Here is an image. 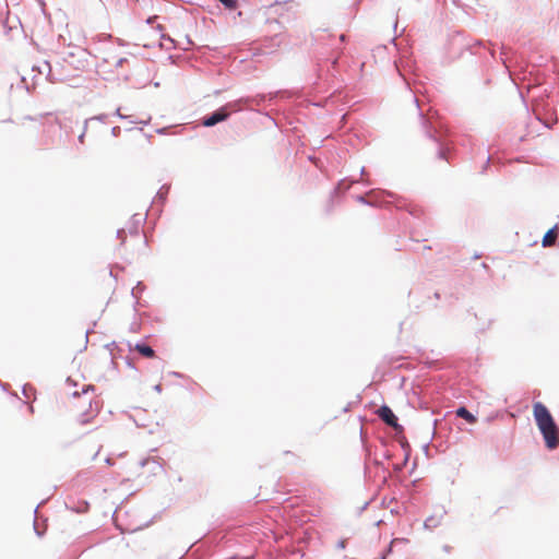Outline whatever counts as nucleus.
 <instances>
[{"instance_id": "obj_1", "label": "nucleus", "mask_w": 559, "mask_h": 559, "mask_svg": "<svg viewBox=\"0 0 559 559\" xmlns=\"http://www.w3.org/2000/svg\"><path fill=\"white\" fill-rule=\"evenodd\" d=\"M533 415L538 429L545 440L546 447L554 450L559 447V428L547 407L540 402L533 406Z\"/></svg>"}, {"instance_id": "obj_2", "label": "nucleus", "mask_w": 559, "mask_h": 559, "mask_svg": "<svg viewBox=\"0 0 559 559\" xmlns=\"http://www.w3.org/2000/svg\"><path fill=\"white\" fill-rule=\"evenodd\" d=\"M71 406L75 420L81 425H86L98 415L103 407V402L97 397L92 399L88 396L86 390L83 395H74Z\"/></svg>"}, {"instance_id": "obj_3", "label": "nucleus", "mask_w": 559, "mask_h": 559, "mask_svg": "<svg viewBox=\"0 0 559 559\" xmlns=\"http://www.w3.org/2000/svg\"><path fill=\"white\" fill-rule=\"evenodd\" d=\"M377 413L386 425L394 428L397 427V418L389 406H381Z\"/></svg>"}, {"instance_id": "obj_4", "label": "nucleus", "mask_w": 559, "mask_h": 559, "mask_svg": "<svg viewBox=\"0 0 559 559\" xmlns=\"http://www.w3.org/2000/svg\"><path fill=\"white\" fill-rule=\"evenodd\" d=\"M228 115L229 114L225 109L222 108V109L215 111L214 114H212L210 117L205 118L203 121V124L205 127H212L221 121L226 120Z\"/></svg>"}, {"instance_id": "obj_5", "label": "nucleus", "mask_w": 559, "mask_h": 559, "mask_svg": "<svg viewBox=\"0 0 559 559\" xmlns=\"http://www.w3.org/2000/svg\"><path fill=\"white\" fill-rule=\"evenodd\" d=\"M558 227L555 226L552 228H550L546 234L545 236L543 237V246L544 247H551L555 245L556 242V239H557V236H558Z\"/></svg>"}, {"instance_id": "obj_6", "label": "nucleus", "mask_w": 559, "mask_h": 559, "mask_svg": "<svg viewBox=\"0 0 559 559\" xmlns=\"http://www.w3.org/2000/svg\"><path fill=\"white\" fill-rule=\"evenodd\" d=\"M456 416L465 419L469 424H475L477 420L476 417L471 412H468V409H466L465 407L457 408Z\"/></svg>"}, {"instance_id": "obj_7", "label": "nucleus", "mask_w": 559, "mask_h": 559, "mask_svg": "<svg viewBox=\"0 0 559 559\" xmlns=\"http://www.w3.org/2000/svg\"><path fill=\"white\" fill-rule=\"evenodd\" d=\"M134 350H136L138 353H140L142 356L146 357V358H152L154 357V350L152 347H150L148 345L146 344H136L134 346Z\"/></svg>"}, {"instance_id": "obj_8", "label": "nucleus", "mask_w": 559, "mask_h": 559, "mask_svg": "<svg viewBox=\"0 0 559 559\" xmlns=\"http://www.w3.org/2000/svg\"><path fill=\"white\" fill-rule=\"evenodd\" d=\"M221 3H223L227 9H236L237 1L236 0H218Z\"/></svg>"}, {"instance_id": "obj_9", "label": "nucleus", "mask_w": 559, "mask_h": 559, "mask_svg": "<svg viewBox=\"0 0 559 559\" xmlns=\"http://www.w3.org/2000/svg\"><path fill=\"white\" fill-rule=\"evenodd\" d=\"M106 463H107L108 465H111V464H112V461H111L110 459H107V460H106Z\"/></svg>"}]
</instances>
